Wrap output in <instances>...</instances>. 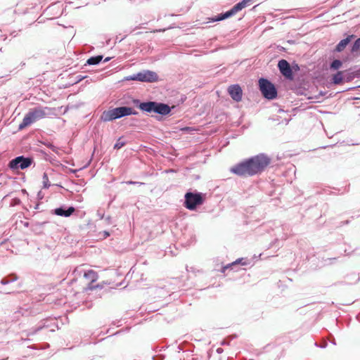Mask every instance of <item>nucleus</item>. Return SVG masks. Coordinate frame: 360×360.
<instances>
[{
	"mask_svg": "<svg viewBox=\"0 0 360 360\" xmlns=\"http://www.w3.org/2000/svg\"><path fill=\"white\" fill-rule=\"evenodd\" d=\"M270 162L271 159L261 153L236 165L230 171L241 176H253L264 171Z\"/></svg>",
	"mask_w": 360,
	"mask_h": 360,
	"instance_id": "f257e3e1",
	"label": "nucleus"
},
{
	"mask_svg": "<svg viewBox=\"0 0 360 360\" xmlns=\"http://www.w3.org/2000/svg\"><path fill=\"white\" fill-rule=\"evenodd\" d=\"M51 109L49 107L38 106L32 108L24 117L19 125V129H22L36 121L43 119L51 114Z\"/></svg>",
	"mask_w": 360,
	"mask_h": 360,
	"instance_id": "f03ea898",
	"label": "nucleus"
},
{
	"mask_svg": "<svg viewBox=\"0 0 360 360\" xmlns=\"http://www.w3.org/2000/svg\"><path fill=\"white\" fill-rule=\"evenodd\" d=\"M133 102L141 110L147 112H155L161 115H167L171 112L170 107L162 103H158L155 101L141 103L137 99L134 100Z\"/></svg>",
	"mask_w": 360,
	"mask_h": 360,
	"instance_id": "7ed1b4c3",
	"label": "nucleus"
},
{
	"mask_svg": "<svg viewBox=\"0 0 360 360\" xmlns=\"http://www.w3.org/2000/svg\"><path fill=\"white\" fill-rule=\"evenodd\" d=\"M138 112L129 107H118L104 111L101 117L103 122H110L116 119L131 115H137Z\"/></svg>",
	"mask_w": 360,
	"mask_h": 360,
	"instance_id": "20e7f679",
	"label": "nucleus"
},
{
	"mask_svg": "<svg viewBox=\"0 0 360 360\" xmlns=\"http://www.w3.org/2000/svg\"><path fill=\"white\" fill-rule=\"evenodd\" d=\"M205 194L202 193L187 192L185 194L184 206L189 210H194L195 208L203 204Z\"/></svg>",
	"mask_w": 360,
	"mask_h": 360,
	"instance_id": "39448f33",
	"label": "nucleus"
},
{
	"mask_svg": "<svg viewBox=\"0 0 360 360\" xmlns=\"http://www.w3.org/2000/svg\"><path fill=\"white\" fill-rule=\"evenodd\" d=\"M125 80H135L141 82H155L158 80V75L155 72L144 70L133 75L126 77Z\"/></svg>",
	"mask_w": 360,
	"mask_h": 360,
	"instance_id": "423d86ee",
	"label": "nucleus"
},
{
	"mask_svg": "<svg viewBox=\"0 0 360 360\" xmlns=\"http://www.w3.org/2000/svg\"><path fill=\"white\" fill-rule=\"evenodd\" d=\"M252 2V0H242L239 3L234 5L229 11L219 15L217 18H212L211 20L212 22H217L230 18L236 14L238 11L250 6Z\"/></svg>",
	"mask_w": 360,
	"mask_h": 360,
	"instance_id": "0eeeda50",
	"label": "nucleus"
},
{
	"mask_svg": "<svg viewBox=\"0 0 360 360\" xmlns=\"http://www.w3.org/2000/svg\"><path fill=\"white\" fill-rule=\"evenodd\" d=\"M259 90L266 98L272 100L277 96L276 89L268 79L264 78L259 79Z\"/></svg>",
	"mask_w": 360,
	"mask_h": 360,
	"instance_id": "6e6552de",
	"label": "nucleus"
},
{
	"mask_svg": "<svg viewBox=\"0 0 360 360\" xmlns=\"http://www.w3.org/2000/svg\"><path fill=\"white\" fill-rule=\"evenodd\" d=\"M32 162V158L18 156L11 160L8 163V167L12 171H18L29 167Z\"/></svg>",
	"mask_w": 360,
	"mask_h": 360,
	"instance_id": "1a4fd4ad",
	"label": "nucleus"
},
{
	"mask_svg": "<svg viewBox=\"0 0 360 360\" xmlns=\"http://www.w3.org/2000/svg\"><path fill=\"white\" fill-rule=\"evenodd\" d=\"M278 67L281 74L286 78H292V72L288 62L284 59L278 62Z\"/></svg>",
	"mask_w": 360,
	"mask_h": 360,
	"instance_id": "9d476101",
	"label": "nucleus"
},
{
	"mask_svg": "<svg viewBox=\"0 0 360 360\" xmlns=\"http://www.w3.org/2000/svg\"><path fill=\"white\" fill-rule=\"evenodd\" d=\"M228 92L233 100L237 102L241 101L243 91L238 84L231 85L228 89Z\"/></svg>",
	"mask_w": 360,
	"mask_h": 360,
	"instance_id": "9b49d317",
	"label": "nucleus"
},
{
	"mask_svg": "<svg viewBox=\"0 0 360 360\" xmlns=\"http://www.w3.org/2000/svg\"><path fill=\"white\" fill-rule=\"evenodd\" d=\"M75 209L73 207H69L68 209L60 207L54 210V214L58 216L68 217L75 212Z\"/></svg>",
	"mask_w": 360,
	"mask_h": 360,
	"instance_id": "f8f14e48",
	"label": "nucleus"
},
{
	"mask_svg": "<svg viewBox=\"0 0 360 360\" xmlns=\"http://www.w3.org/2000/svg\"><path fill=\"white\" fill-rule=\"evenodd\" d=\"M354 37V35H349L345 39H342L336 46L335 50L338 52H341L348 45L351 39Z\"/></svg>",
	"mask_w": 360,
	"mask_h": 360,
	"instance_id": "ddd939ff",
	"label": "nucleus"
},
{
	"mask_svg": "<svg viewBox=\"0 0 360 360\" xmlns=\"http://www.w3.org/2000/svg\"><path fill=\"white\" fill-rule=\"evenodd\" d=\"M84 276L91 283L96 281L98 277L97 273L94 270H89L87 271L84 272Z\"/></svg>",
	"mask_w": 360,
	"mask_h": 360,
	"instance_id": "4468645a",
	"label": "nucleus"
},
{
	"mask_svg": "<svg viewBox=\"0 0 360 360\" xmlns=\"http://www.w3.org/2000/svg\"><path fill=\"white\" fill-rule=\"evenodd\" d=\"M102 59H103L102 56H92L87 60L86 64H88L89 65H97L102 60Z\"/></svg>",
	"mask_w": 360,
	"mask_h": 360,
	"instance_id": "2eb2a0df",
	"label": "nucleus"
},
{
	"mask_svg": "<svg viewBox=\"0 0 360 360\" xmlns=\"http://www.w3.org/2000/svg\"><path fill=\"white\" fill-rule=\"evenodd\" d=\"M343 80L342 72L339 71L333 75V82L335 84H340Z\"/></svg>",
	"mask_w": 360,
	"mask_h": 360,
	"instance_id": "dca6fc26",
	"label": "nucleus"
},
{
	"mask_svg": "<svg viewBox=\"0 0 360 360\" xmlns=\"http://www.w3.org/2000/svg\"><path fill=\"white\" fill-rule=\"evenodd\" d=\"M18 279V277L15 275H11L8 277L4 278L1 281V283L2 285H7L11 282L15 281Z\"/></svg>",
	"mask_w": 360,
	"mask_h": 360,
	"instance_id": "f3484780",
	"label": "nucleus"
},
{
	"mask_svg": "<svg viewBox=\"0 0 360 360\" xmlns=\"http://www.w3.org/2000/svg\"><path fill=\"white\" fill-rule=\"evenodd\" d=\"M243 259H238L236 261H235L234 262H233L232 264H229L226 266L224 267V271L226 269H229V268H232L233 266H236V264H240L242 265H246L247 263L245 262H243Z\"/></svg>",
	"mask_w": 360,
	"mask_h": 360,
	"instance_id": "a211bd4d",
	"label": "nucleus"
},
{
	"mask_svg": "<svg viewBox=\"0 0 360 360\" xmlns=\"http://www.w3.org/2000/svg\"><path fill=\"white\" fill-rule=\"evenodd\" d=\"M43 188H49L51 186V184L49 183V177L46 173H44L43 174Z\"/></svg>",
	"mask_w": 360,
	"mask_h": 360,
	"instance_id": "6ab92c4d",
	"label": "nucleus"
},
{
	"mask_svg": "<svg viewBox=\"0 0 360 360\" xmlns=\"http://www.w3.org/2000/svg\"><path fill=\"white\" fill-rule=\"evenodd\" d=\"M359 49H360V38H358L353 44L352 46L351 51L352 53H356L359 51Z\"/></svg>",
	"mask_w": 360,
	"mask_h": 360,
	"instance_id": "aec40b11",
	"label": "nucleus"
},
{
	"mask_svg": "<svg viewBox=\"0 0 360 360\" xmlns=\"http://www.w3.org/2000/svg\"><path fill=\"white\" fill-rule=\"evenodd\" d=\"M342 63L340 60H334L330 64V68L338 70L342 66Z\"/></svg>",
	"mask_w": 360,
	"mask_h": 360,
	"instance_id": "412c9836",
	"label": "nucleus"
},
{
	"mask_svg": "<svg viewBox=\"0 0 360 360\" xmlns=\"http://www.w3.org/2000/svg\"><path fill=\"white\" fill-rule=\"evenodd\" d=\"M125 145V143L124 141H122L121 139H118L116 143L114 146V148L115 149H120Z\"/></svg>",
	"mask_w": 360,
	"mask_h": 360,
	"instance_id": "4be33fe9",
	"label": "nucleus"
},
{
	"mask_svg": "<svg viewBox=\"0 0 360 360\" xmlns=\"http://www.w3.org/2000/svg\"><path fill=\"white\" fill-rule=\"evenodd\" d=\"M20 203V200L19 198H14L12 200L11 205L15 206L19 205Z\"/></svg>",
	"mask_w": 360,
	"mask_h": 360,
	"instance_id": "5701e85b",
	"label": "nucleus"
},
{
	"mask_svg": "<svg viewBox=\"0 0 360 360\" xmlns=\"http://www.w3.org/2000/svg\"><path fill=\"white\" fill-rule=\"evenodd\" d=\"M127 184H143V183H140V182H137V181H129L127 182Z\"/></svg>",
	"mask_w": 360,
	"mask_h": 360,
	"instance_id": "b1692460",
	"label": "nucleus"
},
{
	"mask_svg": "<svg viewBox=\"0 0 360 360\" xmlns=\"http://www.w3.org/2000/svg\"><path fill=\"white\" fill-rule=\"evenodd\" d=\"M183 131H189L191 129L189 127H185L182 129Z\"/></svg>",
	"mask_w": 360,
	"mask_h": 360,
	"instance_id": "393cba45",
	"label": "nucleus"
},
{
	"mask_svg": "<svg viewBox=\"0 0 360 360\" xmlns=\"http://www.w3.org/2000/svg\"><path fill=\"white\" fill-rule=\"evenodd\" d=\"M356 75L360 77V70L356 72Z\"/></svg>",
	"mask_w": 360,
	"mask_h": 360,
	"instance_id": "a878e982",
	"label": "nucleus"
},
{
	"mask_svg": "<svg viewBox=\"0 0 360 360\" xmlns=\"http://www.w3.org/2000/svg\"><path fill=\"white\" fill-rule=\"evenodd\" d=\"M110 60V58H109V57H108V58H106L104 60V62H105H105H108V61H109Z\"/></svg>",
	"mask_w": 360,
	"mask_h": 360,
	"instance_id": "bb28decb",
	"label": "nucleus"
},
{
	"mask_svg": "<svg viewBox=\"0 0 360 360\" xmlns=\"http://www.w3.org/2000/svg\"><path fill=\"white\" fill-rule=\"evenodd\" d=\"M79 271V269H76L74 271V273H77V272H78Z\"/></svg>",
	"mask_w": 360,
	"mask_h": 360,
	"instance_id": "cd10ccee",
	"label": "nucleus"
},
{
	"mask_svg": "<svg viewBox=\"0 0 360 360\" xmlns=\"http://www.w3.org/2000/svg\"><path fill=\"white\" fill-rule=\"evenodd\" d=\"M89 289H93V288H94V287H93V286H89Z\"/></svg>",
	"mask_w": 360,
	"mask_h": 360,
	"instance_id": "c85d7f7f",
	"label": "nucleus"
},
{
	"mask_svg": "<svg viewBox=\"0 0 360 360\" xmlns=\"http://www.w3.org/2000/svg\"><path fill=\"white\" fill-rule=\"evenodd\" d=\"M358 87H359V88H360V85H359Z\"/></svg>",
	"mask_w": 360,
	"mask_h": 360,
	"instance_id": "c756f323",
	"label": "nucleus"
}]
</instances>
